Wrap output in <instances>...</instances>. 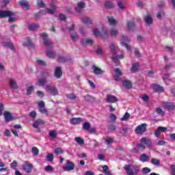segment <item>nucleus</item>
<instances>
[{"label":"nucleus","instance_id":"obj_1","mask_svg":"<svg viewBox=\"0 0 175 175\" xmlns=\"http://www.w3.org/2000/svg\"><path fill=\"white\" fill-rule=\"evenodd\" d=\"M150 146H151V140L146 137H142L140 139V143L137 144V147L138 150H140V151H144L146 147H150Z\"/></svg>","mask_w":175,"mask_h":175},{"label":"nucleus","instance_id":"obj_2","mask_svg":"<svg viewBox=\"0 0 175 175\" xmlns=\"http://www.w3.org/2000/svg\"><path fill=\"white\" fill-rule=\"evenodd\" d=\"M40 36L42 38L44 41V46H46V47H50V49H53L54 47V44L51 40H50L48 38V35L46 33H40Z\"/></svg>","mask_w":175,"mask_h":175},{"label":"nucleus","instance_id":"obj_3","mask_svg":"<svg viewBox=\"0 0 175 175\" xmlns=\"http://www.w3.org/2000/svg\"><path fill=\"white\" fill-rule=\"evenodd\" d=\"M146 131H147V124L142 123L135 128V133L137 135H143Z\"/></svg>","mask_w":175,"mask_h":175},{"label":"nucleus","instance_id":"obj_4","mask_svg":"<svg viewBox=\"0 0 175 175\" xmlns=\"http://www.w3.org/2000/svg\"><path fill=\"white\" fill-rule=\"evenodd\" d=\"M62 169L64 172H72V170H75V163L70 160H67Z\"/></svg>","mask_w":175,"mask_h":175},{"label":"nucleus","instance_id":"obj_5","mask_svg":"<svg viewBox=\"0 0 175 175\" xmlns=\"http://www.w3.org/2000/svg\"><path fill=\"white\" fill-rule=\"evenodd\" d=\"M23 170L25 172V173H31L32 169H33V165L28 161H25V164L22 166Z\"/></svg>","mask_w":175,"mask_h":175},{"label":"nucleus","instance_id":"obj_6","mask_svg":"<svg viewBox=\"0 0 175 175\" xmlns=\"http://www.w3.org/2000/svg\"><path fill=\"white\" fill-rule=\"evenodd\" d=\"M46 89L47 90V91H49L51 95H53V96H57V95H59V93L58 92V89H57L56 87L46 85Z\"/></svg>","mask_w":175,"mask_h":175},{"label":"nucleus","instance_id":"obj_7","mask_svg":"<svg viewBox=\"0 0 175 175\" xmlns=\"http://www.w3.org/2000/svg\"><path fill=\"white\" fill-rule=\"evenodd\" d=\"M14 14L10 10H0V18H5L6 17H12Z\"/></svg>","mask_w":175,"mask_h":175},{"label":"nucleus","instance_id":"obj_8","mask_svg":"<svg viewBox=\"0 0 175 175\" xmlns=\"http://www.w3.org/2000/svg\"><path fill=\"white\" fill-rule=\"evenodd\" d=\"M105 100L107 103H116L118 102V98L112 94H107Z\"/></svg>","mask_w":175,"mask_h":175},{"label":"nucleus","instance_id":"obj_9","mask_svg":"<svg viewBox=\"0 0 175 175\" xmlns=\"http://www.w3.org/2000/svg\"><path fill=\"white\" fill-rule=\"evenodd\" d=\"M163 108L168 110V111H172L175 109V105L173 103L166 102L163 104Z\"/></svg>","mask_w":175,"mask_h":175},{"label":"nucleus","instance_id":"obj_10","mask_svg":"<svg viewBox=\"0 0 175 175\" xmlns=\"http://www.w3.org/2000/svg\"><path fill=\"white\" fill-rule=\"evenodd\" d=\"M55 79H61L62 77V69L61 67H56L54 72Z\"/></svg>","mask_w":175,"mask_h":175},{"label":"nucleus","instance_id":"obj_11","mask_svg":"<svg viewBox=\"0 0 175 175\" xmlns=\"http://www.w3.org/2000/svg\"><path fill=\"white\" fill-rule=\"evenodd\" d=\"M83 121V119L81 118H72L70 120V124L72 125H79Z\"/></svg>","mask_w":175,"mask_h":175},{"label":"nucleus","instance_id":"obj_12","mask_svg":"<svg viewBox=\"0 0 175 175\" xmlns=\"http://www.w3.org/2000/svg\"><path fill=\"white\" fill-rule=\"evenodd\" d=\"M23 45L26 46V47H31V48L35 47V44H33V43H32V41L31 40L29 37H27L25 38Z\"/></svg>","mask_w":175,"mask_h":175},{"label":"nucleus","instance_id":"obj_13","mask_svg":"<svg viewBox=\"0 0 175 175\" xmlns=\"http://www.w3.org/2000/svg\"><path fill=\"white\" fill-rule=\"evenodd\" d=\"M134 29H135V21L133 19L127 21V29L129 31H133Z\"/></svg>","mask_w":175,"mask_h":175},{"label":"nucleus","instance_id":"obj_14","mask_svg":"<svg viewBox=\"0 0 175 175\" xmlns=\"http://www.w3.org/2000/svg\"><path fill=\"white\" fill-rule=\"evenodd\" d=\"M19 5L22 7L24 8L26 10H29V3L27 0H21L19 1Z\"/></svg>","mask_w":175,"mask_h":175},{"label":"nucleus","instance_id":"obj_15","mask_svg":"<svg viewBox=\"0 0 175 175\" xmlns=\"http://www.w3.org/2000/svg\"><path fill=\"white\" fill-rule=\"evenodd\" d=\"M92 69L94 75H102L103 73V70L95 65L92 66Z\"/></svg>","mask_w":175,"mask_h":175},{"label":"nucleus","instance_id":"obj_16","mask_svg":"<svg viewBox=\"0 0 175 175\" xmlns=\"http://www.w3.org/2000/svg\"><path fill=\"white\" fill-rule=\"evenodd\" d=\"M4 118L5 120V122H10V121H12V120H13V116H12V113H10V112L5 111Z\"/></svg>","mask_w":175,"mask_h":175},{"label":"nucleus","instance_id":"obj_17","mask_svg":"<svg viewBox=\"0 0 175 175\" xmlns=\"http://www.w3.org/2000/svg\"><path fill=\"white\" fill-rule=\"evenodd\" d=\"M50 8H51V9L50 8L46 9V13H49V14H54L55 10H57V7L55 6V5L52 3L50 5Z\"/></svg>","mask_w":175,"mask_h":175},{"label":"nucleus","instance_id":"obj_18","mask_svg":"<svg viewBox=\"0 0 175 175\" xmlns=\"http://www.w3.org/2000/svg\"><path fill=\"white\" fill-rule=\"evenodd\" d=\"M85 6V3L84 1H81L77 3V8H75V10L78 12L80 13L81 12V9H84Z\"/></svg>","mask_w":175,"mask_h":175},{"label":"nucleus","instance_id":"obj_19","mask_svg":"<svg viewBox=\"0 0 175 175\" xmlns=\"http://www.w3.org/2000/svg\"><path fill=\"white\" fill-rule=\"evenodd\" d=\"M152 89L154 90V92H163V88L159 85L153 84Z\"/></svg>","mask_w":175,"mask_h":175},{"label":"nucleus","instance_id":"obj_20","mask_svg":"<svg viewBox=\"0 0 175 175\" xmlns=\"http://www.w3.org/2000/svg\"><path fill=\"white\" fill-rule=\"evenodd\" d=\"M123 86H124L126 90H131L132 88V82L131 81L124 80L122 81Z\"/></svg>","mask_w":175,"mask_h":175},{"label":"nucleus","instance_id":"obj_21","mask_svg":"<svg viewBox=\"0 0 175 175\" xmlns=\"http://www.w3.org/2000/svg\"><path fill=\"white\" fill-rule=\"evenodd\" d=\"M81 43L83 46L85 44H92V43H94V40L91 38H83L81 40Z\"/></svg>","mask_w":175,"mask_h":175},{"label":"nucleus","instance_id":"obj_22","mask_svg":"<svg viewBox=\"0 0 175 175\" xmlns=\"http://www.w3.org/2000/svg\"><path fill=\"white\" fill-rule=\"evenodd\" d=\"M139 161L141 162H148L150 161V157L146 154H142L139 157Z\"/></svg>","mask_w":175,"mask_h":175},{"label":"nucleus","instance_id":"obj_23","mask_svg":"<svg viewBox=\"0 0 175 175\" xmlns=\"http://www.w3.org/2000/svg\"><path fill=\"white\" fill-rule=\"evenodd\" d=\"M46 55L48 58H54V57H55V52L51 49H48L46 51Z\"/></svg>","mask_w":175,"mask_h":175},{"label":"nucleus","instance_id":"obj_24","mask_svg":"<svg viewBox=\"0 0 175 175\" xmlns=\"http://www.w3.org/2000/svg\"><path fill=\"white\" fill-rule=\"evenodd\" d=\"M139 66H140V65L137 62L133 64L131 68V72L136 73V72H137V70H139Z\"/></svg>","mask_w":175,"mask_h":175},{"label":"nucleus","instance_id":"obj_25","mask_svg":"<svg viewBox=\"0 0 175 175\" xmlns=\"http://www.w3.org/2000/svg\"><path fill=\"white\" fill-rule=\"evenodd\" d=\"M44 124V122L41 119L37 120L34 124H33V128H36L38 129L39 128V125H43Z\"/></svg>","mask_w":175,"mask_h":175},{"label":"nucleus","instance_id":"obj_26","mask_svg":"<svg viewBox=\"0 0 175 175\" xmlns=\"http://www.w3.org/2000/svg\"><path fill=\"white\" fill-rule=\"evenodd\" d=\"M125 171L126 172L128 175H133L135 174V172L131 169V165H126L125 166Z\"/></svg>","mask_w":175,"mask_h":175},{"label":"nucleus","instance_id":"obj_27","mask_svg":"<svg viewBox=\"0 0 175 175\" xmlns=\"http://www.w3.org/2000/svg\"><path fill=\"white\" fill-rule=\"evenodd\" d=\"M3 47H7V49H10L11 50H13V49H14V46L12 42H3Z\"/></svg>","mask_w":175,"mask_h":175},{"label":"nucleus","instance_id":"obj_28","mask_svg":"<svg viewBox=\"0 0 175 175\" xmlns=\"http://www.w3.org/2000/svg\"><path fill=\"white\" fill-rule=\"evenodd\" d=\"M38 27H39V25L36 23H31L29 25L28 29L29 31H35V29H38Z\"/></svg>","mask_w":175,"mask_h":175},{"label":"nucleus","instance_id":"obj_29","mask_svg":"<svg viewBox=\"0 0 175 175\" xmlns=\"http://www.w3.org/2000/svg\"><path fill=\"white\" fill-rule=\"evenodd\" d=\"M49 137H51V139H55V137H57V136L58 135V133H57V131L52 130L49 131Z\"/></svg>","mask_w":175,"mask_h":175},{"label":"nucleus","instance_id":"obj_30","mask_svg":"<svg viewBox=\"0 0 175 175\" xmlns=\"http://www.w3.org/2000/svg\"><path fill=\"white\" fill-rule=\"evenodd\" d=\"M150 163H152V165H154V166H161V161L155 158H152L151 159Z\"/></svg>","mask_w":175,"mask_h":175},{"label":"nucleus","instance_id":"obj_31","mask_svg":"<svg viewBox=\"0 0 175 175\" xmlns=\"http://www.w3.org/2000/svg\"><path fill=\"white\" fill-rule=\"evenodd\" d=\"M103 172L105 175H111V172H110V170H109V166H107V165L103 167Z\"/></svg>","mask_w":175,"mask_h":175},{"label":"nucleus","instance_id":"obj_32","mask_svg":"<svg viewBox=\"0 0 175 175\" xmlns=\"http://www.w3.org/2000/svg\"><path fill=\"white\" fill-rule=\"evenodd\" d=\"M107 18L110 25H116V24H117V21H116L113 16H107Z\"/></svg>","mask_w":175,"mask_h":175},{"label":"nucleus","instance_id":"obj_33","mask_svg":"<svg viewBox=\"0 0 175 175\" xmlns=\"http://www.w3.org/2000/svg\"><path fill=\"white\" fill-rule=\"evenodd\" d=\"M10 85L11 88H12L13 90H16L18 88V85H17V83L13 81V79L10 80Z\"/></svg>","mask_w":175,"mask_h":175},{"label":"nucleus","instance_id":"obj_34","mask_svg":"<svg viewBox=\"0 0 175 175\" xmlns=\"http://www.w3.org/2000/svg\"><path fill=\"white\" fill-rule=\"evenodd\" d=\"M46 81H47L46 80L45 78H42V79H38V84L40 87H43V86H44V84H46Z\"/></svg>","mask_w":175,"mask_h":175},{"label":"nucleus","instance_id":"obj_35","mask_svg":"<svg viewBox=\"0 0 175 175\" xmlns=\"http://www.w3.org/2000/svg\"><path fill=\"white\" fill-rule=\"evenodd\" d=\"M105 6L107 9H113L114 4L111 1H107L105 3Z\"/></svg>","mask_w":175,"mask_h":175},{"label":"nucleus","instance_id":"obj_36","mask_svg":"<svg viewBox=\"0 0 175 175\" xmlns=\"http://www.w3.org/2000/svg\"><path fill=\"white\" fill-rule=\"evenodd\" d=\"M144 21L148 24V25H150V24H152V18H151L150 15H148L144 18Z\"/></svg>","mask_w":175,"mask_h":175},{"label":"nucleus","instance_id":"obj_37","mask_svg":"<svg viewBox=\"0 0 175 175\" xmlns=\"http://www.w3.org/2000/svg\"><path fill=\"white\" fill-rule=\"evenodd\" d=\"M54 153L56 155H61V154H64V150H62V148L58 147V148H55V150H54Z\"/></svg>","mask_w":175,"mask_h":175},{"label":"nucleus","instance_id":"obj_38","mask_svg":"<svg viewBox=\"0 0 175 175\" xmlns=\"http://www.w3.org/2000/svg\"><path fill=\"white\" fill-rule=\"evenodd\" d=\"M90 128H91V124H90V122H85L83 123V129H84V131H90Z\"/></svg>","mask_w":175,"mask_h":175},{"label":"nucleus","instance_id":"obj_39","mask_svg":"<svg viewBox=\"0 0 175 175\" xmlns=\"http://www.w3.org/2000/svg\"><path fill=\"white\" fill-rule=\"evenodd\" d=\"M75 142H77L78 144L80 146L84 144V139L80 137H75Z\"/></svg>","mask_w":175,"mask_h":175},{"label":"nucleus","instance_id":"obj_40","mask_svg":"<svg viewBox=\"0 0 175 175\" xmlns=\"http://www.w3.org/2000/svg\"><path fill=\"white\" fill-rule=\"evenodd\" d=\"M48 162H53L54 161V154L52 153H49L46 157Z\"/></svg>","mask_w":175,"mask_h":175},{"label":"nucleus","instance_id":"obj_41","mask_svg":"<svg viewBox=\"0 0 175 175\" xmlns=\"http://www.w3.org/2000/svg\"><path fill=\"white\" fill-rule=\"evenodd\" d=\"M10 166L14 170H17V166H18V163H17V161L14 160L12 163H10Z\"/></svg>","mask_w":175,"mask_h":175},{"label":"nucleus","instance_id":"obj_42","mask_svg":"<svg viewBox=\"0 0 175 175\" xmlns=\"http://www.w3.org/2000/svg\"><path fill=\"white\" fill-rule=\"evenodd\" d=\"M66 98L68 99H70L71 100H76L77 96H76V95H75L74 94H66Z\"/></svg>","mask_w":175,"mask_h":175},{"label":"nucleus","instance_id":"obj_43","mask_svg":"<svg viewBox=\"0 0 175 175\" xmlns=\"http://www.w3.org/2000/svg\"><path fill=\"white\" fill-rule=\"evenodd\" d=\"M131 117L129 113L126 112L123 117L121 118V121H128L129 118Z\"/></svg>","mask_w":175,"mask_h":175},{"label":"nucleus","instance_id":"obj_44","mask_svg":"<svg viewBox=\"0 0 175 175\" xmlns=\"http://www.w3.org/2000/svg\"><path fill=\"white\" fill-rule=\"evenodd\" d=\"M120 133H121L122 135H126V133H128V128L126 127L120 128Z\"/></svg>","mask_w":175,"mask_h":175},{"label":"nucleus","instance_id":"obj_45","mask_svg":"<svg viewBox=\"0 0 175 175\" xmlns=\"http://www.w3.org/2000/svg\"><path fill=\"white\" fill-rule=\"evenodd\" d=\"M110 33L111 36H114L116 38V36H117L118 34V31L114 28H112L110 30Z\"/></svg>","mask_w":175,"mask_h":175},{"label":"nucleus","instance_id":"obj_46","mask_svg":"<svg viewBox=\"0 0 175 175\" xmlns=\"http://www.w3.org/2000/svg\"><path fill=\"white\" fill-rule=\"evenodd\" d=\"M32 153H33V155H35V157H37V155H39V149H38V148L33 146L32 148Z\"/></svg>","mask_w":175,"mask_h":175},{"label":"nucleus","instance_id":"obj_47","mask_svg":"<svg viewBox=\"0 0 175 175\" xmlns=\"http://www.w3.org/2000/svg\"><path fill=\"white\" fill-rule=\"evenodd\" d=\"M121 45L123 46V47H125L128 51H131L132 46L131 45L126 44V42H122Z\"/></svg>","mask_w":175,"mask_h":175},{"label":"nucleus","instance_id":"obj_48","mask_svg":"<svg viewBox=\"0 0 175 175\" xmlns=\"http://www.w3.org/2000/svg\"><path fill=\"white\" fill-rule=\"evenodd\" d=\"M82 23H83V24H91V21L90 18L85 16L82 18Z\"/></svg>","mask_w":175,"mask_h":175},{"label":"nucleus","instance_id":"obj_49","mask_svg":"<svg viewBox=\"0 0 175 175\" xmlns=\"http://www.w3.org/2000/svg\"><path fill=\"white\" fill-rule=\"evenodd\" d=\"M105 142L107 144V146H111V144L113 143V138L110 137H107V139H105Z\"/></svg>","mask_w":175,"mask_h":175},{"label":"nucleus","instance_id":"obj_50","mask_svg":"<svg viewBox=\"0 0 175 175\" xmlns=\"http://www.w3.org/2000/svg\"><path fill=\"white\" fill-rule=\"evenodd\" d=\"M109 118L111 119V122H116L117 120V116L114 113H110Z\"/></svg>","mask_w":175,"mask_h":175},{"label":"nucleus","instance_id":"obj_51","mask_svg":"<svg viewBox=\"0 0 175 175\" xmlns=\"http://www.w3.org/2000/svg\"><path fill=\"white\" fill-rule=\"evenodd\" d=\"M37 6H38V8H46V4H44L43 1L40 0L37 2Z\"/></svg>","mask_w":175,"mask_h":175},{"label":"nucleus","instance_id":"obj_52","mask_svg":"<svg viewBox=\"0 0 175 175\" xmlns=\"http://www.w3.org/2000/svg\"><path fill=\"white\" fill-rule=\"evenodd\" d=\"M118 6L121 10H125V6L124 5V3L122 1H120L118 2Z\"/></svg>","mask_w":175,"mask_h":175},{"label":"nucleus","instance_id":"obj_53","mask_svg":"<svg viewBox=\"0 0 175 175\" xmlns=\"http://www.w3.org/2000/svg\"><path fill=\"white\" fill-rule=\"evenodd\" d=\"M70 37L72 42H76V40H77V33H71Z\"/></svg>","mask_w":175,"mask_h":175},{"label":"nucleus","instance_id":"obj_54","mask_svg":"<svg viewBox=\"0 0 175 175\" xmlns=\"http://www.w3.org/2000/svg\"><path fill=\"white\" fill-rule=\"evenodd\" d=\"M115 75H118V76H122V72L120 70L119 68H116L114 70Z\"/></svg>","mask_w":175,"mask_h":175},{"label":"nucleus","instance_id":"obj_55","mask_svg":"<svg viewBox=\"0 0 175 175\" xmlns=\"http://www.w3.org/2000/svg\"><path fill=\"white\" fill-rule=\"evenodd\" d=\"M156 111L157 113V114H161V116H163V110L162 109V108L158 107L156 108Z\"/></svg>","mask_w":175,"mask_h":175},{"label":"nucleus","instance_id":"obj_56","mask_svg":"<svg viewBox=\"0 0 175 175\" xmlns=\"http://www.w3.org/2000/svg\"><path fill=\"white\" fill-rule=\"evenodd\" d=\"M161 16H165V12L161 11L157 13V17L161 20Z\"/></svg>","mask_w":175,"mask_h":175},{"label":"nucleus","instance_id":"obj_57","mask_svg":"<svg viewBox=\"0 0 175 175\" xmlns=\"http://www.w3.org/2000/svg\"><path fill=\"white\" fill-rule=\"evenodd\" d=\"M32 91H33V86H30L27 89V95H31L32 94Z\"/></svg>","mask_w":175,"mask_h":175},{"label":"nucleus","instance_id":"obj_58","mask_svg":"<svg viewBox=\"0 0 175 175\" xmlns=\"http://www.w3.org/2000/svg\"><path fill=\"white\" fill-rule=\"evenodd\" d=\"M141 99H142L144 102H148V99H150V97H148V95L147 94H144L141 97Z\"/></svg>","mask_w":175,"mask_h":175},{"label":"nucleus","instance_id":"obj_59","mask_svg":"<svg viewBox=\"0 0 175 175\" xmlns=\"http://www.w3.org/2000/svg\"><path fill=\"white\" fill-rule=\"evenodd\" d=\"M157 146H165L166 144V142L165 140H159L157 143Z\"/></svg>","mask_w":175,"mask_h":175},{"label":"nucleus","instance_id":"obj_60","mask_svg":"<svg viewBox=\"0 0 175 175\" xmlns=\"http://www.w3.org/2000/svg\"><path fill=\"white\" fill-rule=\"evenodd\" d=\"M53 166L51 165H47L45 167L46 172H53Z\"/></svg>","mask_w":175,"mask_h":175},{"label":"nucleus","instance_id":"obj_61","mask_svg":"<svg viewBox=\"0 0 175 175\" xmlns=\"http://www.w3.org/2000/svg\"><path fill=\"white\" fill-rule=\"evenodd\" d=\"M37 63H38L39 65H41L42 66H46V62H44L43 60L38 59V60H37Z\"/></svg>","mask_w":175,"mask_h":175},{"label":"nucleus","instance_id":"obj_62","mask_svg":"<svg viewBox=\"0 0 175 175\" xmlns=\"http://www.w3.org/2000/svg\"><path fill=\"white\" fill-rule=\"evenodd\" d=\"M170 167L171 168V174L172 175H175V165H171Z\"/></svg>","mask_w":175,"mask_h":175},{"label":"nucleus","instance_id":"obj_63","mask_svg":"<svg viewBox=\"0 0 175 175\" xmlns=\"http://www.w3.org/2000/svg\"><path fill=\"white\" fill-rule=\"evenodd\" d=\"M157 128L159 129L160 132H166V131H167V128L165 126H159Z\"/></svg>","mask_w":175,"mask_h":175},{"label":"nucleus","instance_id":"obj_64","mask_svg":"<svg viewBox=\"0 0 175 175\" xmlns=\"http://www.w3.org/2000/svg\"><path fill=\"white\" fill-rule=\"evenodd\" d=\"M38 107H40V109H42V108L44 107V106H45L44 101L38 102Z\"/></svg>","mask_w":175,"mask_h":175}]
</instances>
